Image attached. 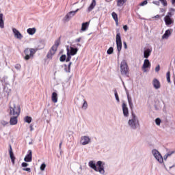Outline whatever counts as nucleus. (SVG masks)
<instances>
[{"instance_id":"nucleus-1","label":"nucleus","mask_w":175,"mask_h":175,"mask_svg":"<svg viewBox=\"0 0 175 175\" xmlns=\"http://www.w3.org/2000/svg\"><path fill=\"white\" fill-rule=\"evenodd\" d=\"M36 51H38V49L26 48L23 51L25 54L23 59L25 61H29V59H32V58H33V55L36 54Z\"/></svg>"},{"instance_id":"nucleus-2","label":"nucleus","mask_w":175,"mask_h":175,"mask_svg":"<svg viewBox=\"0 0 175 175\" xmlns=\"http://www.w3.org/2000/svg\"><path fill=\"white\" fill-rule=\"evenodd\" d=\"M103 163L101 161H98L96 163V165L94 163V161H91L89 162V166L92 169H93L95 172H99V173H105V168L103 164ZM96 165L98 167H96Z\"/></svg>"},{"instance_id":"nucleus-3","label":"nucleus","mask_w":175,"mask_h":175,"mask_svg":"<svg viewBox=\"0 0 175 175\" xmlns=\"http://www.w3.org/2000/svg\"><path fill=\"white\" fill-rule=\"evenodd\" d=\"M20 113H21V108L19 105L14 104L12 107H10V116H16L18 117L20 116Z\"/></svg>"},{"instance_id":"nucleus-4","label":"nucleus","mask_w":175,"mask_h":175,"mask_svg":"<svg viewBox=\"0 0 175 175\" xmlns=\"http://www.w3.org/2000/svg\"><path fill=\"white\" fill-rule=\"evenodd\" d=\"M120 72L122 75H126L129 72V67L128 66V63L126 60H122L120 64Z\"/></svg>"},{"instance_id":"nucleus-5","label":"nucleus","mask_w":175,"mask_h":175,"mask_svg":"<svg viewBox=\"0 0 175 175\" xmlns=\"http://www.w3.org/2000/svg\"><path fill=\"white\" fill-rule=\"evenodd\" d=\"M116 39L117 50L118 53H120L122 49V41L121 40V33L119 31H117Z\"/></svg>"},{"instance_id":"nucleus-6","label":"nucleus","mask_w":175,"mask_h":175,"mask_svg":"<svg viewBox=\"0 0 175 175\" xmlns=\"http://www.w3.org/2000/svg\"><path fill=\"white\" fill-rule=\"evenodd\" d=\"M129 125L133 129H136L137 127L140 126L139 123V120L131 119L129 120Z\"/></svg>"},{"instance_id":"nucleus-7","label":"nucleus","mask_w":175,"mask_h":175,"mask_svg":"<svg viewBox=\"0 0 175 175\" xmlns=\"http://www.w3.org/2000/svg\"><path fill=\"white\" fill-rule=\"evenodd\" d=\"M152 154L154 155V158L159 162V163H163V158L162 157V155H161V153L155 149L152 150Z\"/></svg>"},{"instance_id":"nucleus-8","label":"nucleus","mask_w":175,"mask_h":175,"mask_svg":"<svg viewBox=\"0 0 175 175\" xmlns=\"http://www.w3.org/2000/svg\"><path fill=\"white\" fill-rule=\"evenodd\" d=\"M55 53H57V49L53 48L52 46L46 55V58H48L49 59H52L53 55H54Z\"/></svg>"},{"instance_id":"nucleus-9","label":"nucleus","mask_w":175,"mask_h":175,"mask_svg":"<svg viewBox=\"0 0 175 175\" xmlns=\"http://www.w3.org/2000/svg\"><path fill=\"white\" fill-rule=\"evenodd\" d=\"M164 21L165 23V25H172V24H174V20L173 18L169 17V16H165L164 17Z\"/></svg>"},{"instance_id":"nucleus-10","label":"nucleus","mask_w":175,"mask_h":175,"mask_svg":"<svg viewBox=\"0 0 175 175\" xmlns=\"http://www.w3.org/2000/svg\"><path fill=\"white\" fill-rule=\"evenodd\" d=\"M90 142H91L90 137L83 136L81 138V144L82 146H86V144H88Z\"/></svg>"},{"instance_id":"nucleus-11","label":"nucleus","mask_w":175,"mask_h":175,"mask_svg":"<svg viewBox=\"0 0 175 175\" xmlns=\"http://www.w3.org/2000/svg\"><path fill=\"white\" fill-rule=\"evenodd\" d=\"M152 85L155 90H159L161 88V82L157 78H154L152 81Z\"/></svg>"},{"instance_id":"nucleus-12","label":"nucleus","mask_w":175,"mask_h":175,"mask_svg":"<svg viewBox=\"0 0 175 175\" xmlns=\"http://www.w3.org/2000/svg\"><path fill=\"white\" fill-rule=\"evenodd\" d=\"M122 111L124 117L129 116V110L128 109V107H126V104L125 103H122Z\"/></svg>"},{"instance_id":"nucleus-13","label":"nucleus","mask_w":175,"mask_h":175,"mask_svg":"<svg viewBox=\"0 0 175 175\" xmlns=\"http://www.w3.org/2000/svg\"><path fill=\"white\" fill-rule=\"evenodd\" d=\"M24 161L25 162H32V150H28V154L25 156Z\"/></svg>"},{"instance_id":"nucleus-14","label":"nucleus","mask_w":175,"mask_h":175,"mask_svg":"<svg viewBox=\"0 0 175 175\" xmlns=\"http://www.w3.org/2000/svg\"><path fill=\"white\" fill-rule=\"evenodd\" d=\"M151 66V63H150V60L146 59L144 62V64L142 66V69L144 70V72H147V68H150Z\"/></svg>"},{"instance_id":"nucleus-15","label":"nucleus","mask_w":175,"mask_h":175,"mask_svg":"<svg viewBox=\"0 0 175 175\" xmlns=\"http://www.w3.org/2000/svg\"><path fill=\"white\" fill-rule=\"evenodd\" d=\"M10 150H9V154L11 159V161L12 162V164L14 165V161L16 160V157H14V154L13 153V149H12V145H9Z\"/></svg>"},{"instance_id":"nucleus-16","label":"nucleus","mask_w":175,"mask_h":175,"mask_svg":"<svg viewBox=\"0 0 175 175\" xmlns=\"http://www.w3.org/2000/svg\"><path fill=\"white\" fill-rule=\"evenodd\" d=\"M78 10H79V9H77L75 11H70V12H68L65 16L66 20H69V18H72V17H73V16L76 15V13L77 12Z\"/></svg>"},{"instance_id":"nucleus-17","label":"nucleus","mask_w":175,"mask_h":175,"mask_svg":"<svg viewBox=\"0 0 175 175\" xmlns=\"http://www.w3.org/2000/svg\"><path fill=\"white\" fill-rule=\"evenodd\" d=\"M17 118H18V116H11L10 120V125H17V122H18Z\"/></svg>"},{"instance_id":"nucleus-18","label":"nucleus","mask_w":175,"mask_h":175,"mask_svg":"<svg viewBox=\"0 0 175 175\" xmlns=\"http://www.w3.org/2000/svg\"><path fill=\"white\" fill-rule=\"evenodd\" d=\"M95 6H96V1L92 0L90 5L88 8V13H90V12H92L95 8Z\"/></svg>"},{"instance_id":"nucleus-19","label":"nucleus","mask_w":175,"mask_h":175,"mask_svg":"<svg viewBox=\"0 0 175 175\" xmlns=\"http://www.w3.org/2000/svg\"><path fill=\"white\" fill-rule=\"evenodd\" d=\"M88 27H90V22L83 23L81 29V32H84V31H87Z\"/></svg>"},{"instance_id":"nucleus-20","label":"nucleus","mask_w":175,"mask_h":175,"mask_svg":"<svg viewBox=\"0 0 175 175\" xmlns=\"http://www.w3.org/2000/svg\"><path fill=\"white\" fill-rule=\"evenodd\" d=\"M172 35V29H167L162 36V39H168L169 36Z\"/></svg>"},{"instance_id":"nucleus-21","label":"nucleus","mask_w":175,"mask_h":175,"mask_svg":"<svg viewBox=\"0 0 175 175\" xmlns=\"http://www.w3.org/2000/svg\"><path fill=\"white\" fill-rule=\"evenodd\" d=\"M12 31L15 35V37L17 38V39H21V38H23V35H21V33H20V31H18V30L14 28L12 29Z\"/></svg>"},{"instance_id":"nucleus-22","label":"nucleus","mask_w":175,"mask_h":175,"mask_svg":"<svg viewBox=\"0 0 175 175\" xmlns=\"http://www.w3.org/2000/svg\"><path fill=\"white\" fill-rule=\"evenodd\" d=\"M51 100L53 103H57V102H58V94L57 92L52 93Z\"/></svg>"},{"instance_id":"nucleus-23","label":"nucleus","mask_w":175,"mask_h":175,"mask_svg":"<svg viewBox=\"0 0 175 175\" xmlns=\"http://www.w3.org/2000/svg\"><path fill=\"white\" fill-rule=\"evenodd\" d=\"M60 43H61V37L55 40V44L53 45L52 47L56 50H58V46H59Z\"/></svg>"},{"instance_id":"nucleus-24","label":"nucleus","mask_w":175,"mask_h":175,"mask_svg":"<svg viewBox=\"0 0 175 175\" xmlns=\"http://www.w3.org/2000/svg\"><path fill=\"white\" fill-rule=\"evenodd\" d=\"M79 49L77 48L70 47V55H76Z\"/></svg>"},{"instance_id":"nucleus-25","label":"nucleus","mask_w":175,"mask_h":175,"mask_svg":"<svg viewBox=\"0 0 175 175\" xmlns=\"http://www.w3.org/2000/svg\"><path fill=\"white\" fill-rule=\"evenodd\" d=\"M151 51L152 50L150 49L145 50L144 52V58H148V57L151 55Z\"/></svg>"},{"instance_id":"nucleus-26","label":"nucleus","mask_w":175,"mask_h":175,"mask_svg":"<svg viewBox=\"0 0 175 175\" xmlns=\"http://www.w3.org/2000/svg\"><path fill=\"white\" fill-rule=\"evenodd\" d=\"M27 32L29 33V35H34V33L36 32V28H29L27 29Z\"/></svg>"},{"instance_id":"nucleus-27","label":"nucleus","mask_w":175,"mask_h":175,"mask_svg":"<svg viewBox=\"0 0 175 175\" xmlns=\"http://www.w3.org/2000/svg\"><path fill=\"white\" fill-rule=\"evenodd\" d=\"M64 70L65 72H67V73H70V66H72V62H70L68 66L66 64L64 65Z\"/></svg>"},{"instance_id":"nucleus-28","label":"nucleus","mask_w":175,"mask_h":175,"mask_svg":"<svg viewBox=\"0 0 175 175\" xmlns=\"http://www.w3.org/2000/svg\"><path fill=\"white\" fill-rule=\"evenodd\" d=\"M5 25L3 23V14H0V27L4 28Z\"/></svg>"},{"instance_id":"nucleus-29","label":"nucleus","mask_w":175,"mask_h":175,"mask_svg":"<svg viewBox=\"0 0 175 175\" xmlns=\"http://www.w3.org/2000/svg\"><path fill=\"white\" fill-rule=\"evenodd\" d=\"M111 16L113 20H115V22L116 23V24H118V15H117V13L112 12Z\"/></svg>"},{"instance_id":"nucleus-30","label":"nucleus","mask_w":175,"mask_h":175,"mask_svg":"<svg viewBox=\"0 0 175 175\" xmlns=\"http://www.w3.org/2000/svg\"><path fill=\"white\" fill-rule=\"evenodd\" d=\"M128 0H117V6H122Z\"/></svg>"},{"instance_id":"nucleus-31","label":"nucleus","mask_w":175,"mask_h":175,"mask_svg":"<svg viewBox=\"0 0 175 175\" xmlns=\"http://www.w3.org/2000/svg\"><path fill=\"white\" fill-rule=\"evenodd\" d=\"M24 121L27 124H31V122H32V118L31 116H26L24 118Z\"/></svg>"},{"instance_id":"nucleus-32","label":"nucleus","mask_w":175,"mask_h":175,"mask_svg":"<svg viewBox=\"0 0 175 175\" xmlns=\"http://www.w3.org/2000/svg\"><path fill=\"white\" fill-rule=\"evenodd\" d=\"M127 99L129 102V105L130 106L131 109H133V103H132V98L129 96V95L127 96Z\"/></svg>"},{"instance_id":"nucleus-33","label":"nucleus","mask_w":175,"mask_h":175,"mask_svg":"<svg viewBox=\"0 0 175 175\" xmlns=\"http://www.w3.org/2000/svg\"><path fill=\"white\" fill-rule=\"evenodd\" d=\"M70 53H69V48H67V58L66 59V62H69L72 59V56H70Z\"/></svg>"},{"instance_id":"nucleus-34","label":"nucleus","mask_w":175,"mask_h":175,"mask_svg":"<svg viewBox=\"0 0 175 175\" xmlns=\"http://www.w3.org/2000/svg\"><path fill=\"white\" fill-rule=\"evenodd\" d=\"M166 77H167V83H169V84H170V83H172V81H170V71H167V72L166 74Z\"/></svg>"},{"instance_id":"nucleus-35","label":"nucleus","mask_w":175,"mask_h":175,"mask_svg":"<svg viewBox=\"0 0 175 175\" xmlns=\"http://www.w3.org/2000/svg\"><path fill=\"white\" fill-rule=\"evenodd\" d=\"M59 61L61 62H64V61H66V55H62L59 58Z\"/></svg>"},{"instance_id":"nucleus-36","label":"nucleus","mask_w":175,"mask_h":175,"mask_svg":"<svg viewBox=\"0 0 175 175\" xmlns=\"http://www.w3.org/2000/svg\"><path fill=\"white\" fill-rule=\"evenodd\" d=\"M114 51V49H113V47H110L107 51V53L110 55V54H113V52Z\"/></svg>"},{"instance_id":"nucleus-37","label":"nucleus","mask_w":175,"mask_h":175,"mask_svg":"<svg viewBox=\"0 0 175 175\" xmlns=\"http://www.w3.org/2000/svg\"><path fill=\"white\" fill-rule=\"evenodd\" d=\"M115 97L117 102H120V97H118V93H117L116 90H115Z\"/></svg>"},{"instance_id":"nucleus-38","label":"nucleus","mask_w":175,"mask_h":175,"mask_svg":"<svg viewBox=\"0 0 175 175\" xmlns=\"http://www.w3.org/2000/svg\"><path fill=\"white\" fill-rule=\"evenodd\" d=\"M155 122L157 125L158 126L161 125V119L159 118H156Z\"/></svg>"},{"instance_id":"nucleus-39","label":"nucleus","mask_w":175,"mask_h":175,"mask_svg":"<svg viewBox=\"0 0 175 175\" xmlns=\"http://www.w3.org/2000/svg\"><path fill=\"white\" fill-rule=\"evenodd\" d=\"M161 3H163V6H167V1L166 0H159Z\"/></svg>"},{"instance_id":"nucleus-40","label":"nucleus","mask_w":175,"mask_h":175,"mask_svg":"<svg viewBox=\"0 0 175 175\" xmlns=\"http://www.w3.org/2000/svg\"><path fill=\"white\" fill-rule=\"evenodd\" d=\"M147 0H145L139 3V6H144L145 5H147Z\"/></svg>"},{"instance_id":"nucleus-41","label":"nucleus","mask_w":175,"mask_h":175,"mask_svg":"<svg viewBox=\"0 0 175 175\" xmlns=\"http://www.w3.org/2000/svg\"><path fill=\"white\" fill-rule=\"evenodd\" d=\"M44 169H46V164L42 163L40 166V170L43 171V170H44Z\"/></svg>"},{"instance_id":"nucleus-42","label":"nucleus","mask_w":175,"mask_h":175,"mask_svg":"<svg viewBox=\"0 0 175 175\" xmlns=\"http://www.w3.org/2000/svg\"><path fill=\"white\" fill-rule=\"evenodd\" d=\"M174 14H173V12H167V14L166 16H168L170 17V18H172V17H173Z\"/></svg>"},{"instance_id":"nucleus-43","label":"nucleus","mask_w":175,"mask_h":175,"mask_svg":"<svg viewBox=\"0 0 175 175\" xmlns=\"http://www.w3.org/2000/svg\"><path fill=\"white\" fill-rule=\"evenodd\" d=\"M88 106V104L87 103V101H84L82 107H83V108H85V109H87Z\"/></svg>"},{"instance_id":"nucleus-44","label":"nucleus","mask_w":175,"mask_h":175,"mask_svg":"<svg viewBox=\"0 0 175 175\" xmlns=\"http://www.w3.org/2000/svg\"><path fill=\"white\" fill-rule=\"evenodd\" d=\"M23 170H24V172H28L29 173H31V168H23Z\"/></svg>"},{"instance_id":"nucleus-45","label":"nucleus","mask_w":175,"mask_h":175,"mask_svg":"<svg viewBox=\"0 0 175 175\" xmlns=\"http://www.w3.org/2000/svg\"><path fill=\"white\" fill-rule=\"evenodd\" d=\"M15 68L16 69H21V65H20V64H16L15 65Z\"/></svg>"},{"instance_id":"nucleus-46","label":"nucleus","mask_w":175,"mask_h":175,"mask_svg":"<svg viewBox=\"0 0 175 175\" xmlns=\"http://www.w3.org/2000/svg\"><path fill=\"white\" fill-rule=\"evenodd\" d=\"M161 69V67L159 65H158L156 68H155V72H159Z\"/></svg>"},{"instance_id":"nucleus-47","label":"nucleus","mask_w":175,"mask_h":175,"mask_svg":"<svg viewBox=\"0 0 175 175\" xmlns=\"http://www.w3.org/2000/svg\"><path fill=\"white\" fill-rule=\"evenodd\" d=\"M174 154V151H172V152H169L167 154V157H170V155Z\"/></svg>"},{"instance_id":"nucleus-48","label":"nucleus","mask_w":175,"mask_h":175,"mask_svg":"<svg viewBox=\"0 0 175 175\" xmlns=\"http://www.w3.org/2000/svg\"><path fill=\"white\" fill-rule=\"evenodd\" d=\"M27 166H28V163H22V167H27Z\"/></svg>"},{"instance_id":"nucleus-49","label":"nucleus","mask_w":175,"mask_h":175,"mask_svg":"<svg viewBox=\"0 0 175 175\" xmlns=\"http://www.w3.org/2000/svg\"><path fill=\"white\" fill-rule=\"evenodd\" d=\"M81 37H80V38H77L76 40H75V42H77V43H79V42H81Z\"/></svg>"},{"instance_id":"nucleus-50","label":"nucleus","mask_w":175,"mask_h":175,"mask_svg":"<svg viewBox=\"0 0 175 175\" xmlns=\"http://www.w3.org/2000/svg\"><path fill=\"white\" fill-rule=\"evenodd\" d=\"M153 3H154V5H157V6H159V5H160L159 1H153Z\"/></svg>"},{"instance_id":"nucleus-51","label":"nucleus","mask_w":175,"mask_h":175,"mask_svg":"<svg viewBox=\"0 0 175 175\" xmlns=\"http://www.w3.org/2000/svg\"><path fill=\"white\" fill-rule=\"evenodd\" d=\"M123 29H124V31H128V26H127V25L123 26Z\"/></svg>"},{"instance_id":"nucleus-52","label":"nucleus","mask_w":175,"mask_h":175,"mask_svg":"<svg viewBox=\"0 0 175 175\" xmlns=\"http://www.w3.org/2000/svg\"><path fill=\"white\" fill-rule=\"evenodd\" d=\"M132 116H133V120H137V118H136V115H135V113H132Z\"/></svg>"},{"instance_id":"nucleus-53","label":"nucleus","mask_w":175,"mask_h":175,"mask_svg":"<svg viewBox=\"0 0 175 175\" xmlns=\"http://www.w3.org/2000/svg\"><path fill=\"white\" fill-rule=\"evenodd\" d=\"M153 18H161V16L157 14L154 17H153Z\"/></svg>"},{"instance_id":"nucleus-54","label":"nucleus","mask_w":175,"mask_h":175,"mask_svg":"<svg viewBox=\"0 0 175 175\" xmlns=\"http://www.w3.org/2000/svg\"><path fill=\"white\" fill-rule=\"evenodd\" d=\"M123 44H124V49H127L126 42H123Z\"/></svg>"},{"instance_id":"nucleus-55","label":"nucleus","mask_w":175,"mask_h":175,"mask_svg":"<svg viewBox=\"0 0 175 175\" xmlns=\"http://www.w3.org/2000/svg\"><path fill=\"white\" fill-rule=\"evenodd\" d=\"M172 5H173V6H175V0H172Z\"/></svg>"},{"instance_id":"nucleus-56","label":"nucleus","mask_w":175,"mask_h":175,"mask_svg":"<svg viewBox=\"0 0 175 175\" xmlns=\"http://www.w3.org/2000/svg\"><path fill=\"white\" fill-rule=\"evenodd\" d=\"M62 146V142H61L59 145V148H61Z\"/></svg>"},{"instance_id":"nucleus-57","label":"nucleus","mask_w":175,"mask_h":175,"mask_svg":"<svg viewBox=\"0 0 175 175\" xmlns=\"http://www.w3.org/2000/svg\"><path fill=\"white\" fill-rule=\"evenodd\" d=\"M77 46H81V44H77Z\"/></svg>"},{"instance_id":"nucleus-58","label":"nucleus","mask_w":175,"mask_h":175,"mask_svg":"<svg viewBox=\"0 0 175 175\" xmlns=\"http://www.w3.org/2000/svg\"><path fill=\"white\" fill-rule=\"evenodd\" d=\"M173 10V12H174V10Z\"/></svg>"}]
</instances>
